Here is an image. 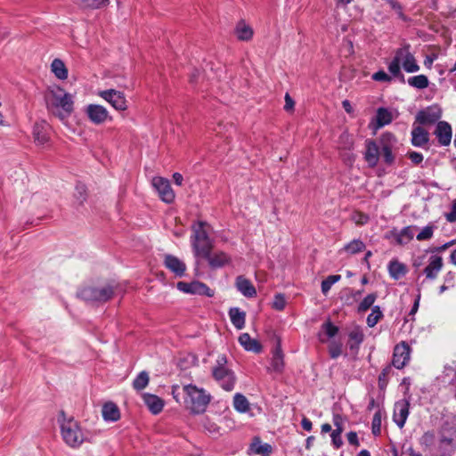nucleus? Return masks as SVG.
<instances>
[{
  "label": "nucleus",
  "mask_w": 456,
  "mask_h": 456,
  "mask_svg": "<svg viewBox=\"0 0 456 456\" xmlns=\"http://www.w3.org/2000/svg\"><path fill=\"white\" fill-rule=\"evenodd\" d=\"M443 265V258L440 256L432 255L428 259V265L423 270V273L427 279L434 280L437 277Z\"/></svg>",
  "instance_id": "nucleus-15"
},
{
  "label": "nucleus",
  "mask_w": 456,
  "mask_h": 456,
  "mask_svg": "<svg viewBox=\"0 0 456 456\" xmlns=\"http://www.w3.org/2000/svg\"><path fill=\"white\" fill-rule=\"evenodd\" d=\"M381 422H382V415L379 411H377L372 419L371 429L374 436H379L381 432Z\"/></svg>",
  "instance_id": "nucleus-49"
},
{
  "label": "nucleus",
  "mask_w": 456,
  "mask_h": 456,
  "mask_svg": "<svg viewBox=\"0 0 456 456\" xmlns=\"http://www.w3.org/2000/svg\"><path fill=\"white\" fill-rule=\"evenodd\" d=\"M380 150L378 142L374 140L365 141L364 159L370 167H375L379 160Z\"/></svg>",
  "instance_id": "nucleus-13"
},
{
  "label": "nucleus",
  "mask_w": 456,
  "mask_h": 456,
  "mask_svg": "<svg viewBox=\"0 0 456 456\" xmlns=\"http://www.w3.org/2000/svg\"><path fill=\"white\" fill-rule=\"evenodd\" d=\"M233 407L240 413H245L249 411V402L245 395L237 393L233 396Z\"/></svg>",
  "instance_id": "nucleus-35"
},
{
  "label": "nucleus",
  "mask_w": 456,
  "mask_h": 456,
  "mask_svg": "<svg viewBox=\"0 0 456 456\" xmlns=\"http://www.w3.org/2000/svg\"><path fill=\"white\" fill-rule=\"evenodd\" d=\"M294 105H295V102H294V100L290 97V95L287 93L285 94V105H284V110L286 111H290L294 109Z\"/></svg>",
  "instance_id": "nucleus-61"
},
{
  "label": "nucleus",
  "mask_w": 456,
  "mask_h": 456,
  "mask_svg": "<svg viewBox=\"0 0 456 456\" xmlns=\"http://www.w3.org/2000/svg\"><path fill=\"white\" fill-rule=\"evenodd\" d=\"M388 71L393 77L399 78L401 83H405L404 75L401 71L400 63L397 60L391 61V62L388 64Z\"/></svg>",
  "instance_id": "nucleus-44"
},
{
  "label": "nucleus",
  "mask_w": 456,
  "mask_h": 456,
  "mask_svg": "<svg viewBox=\"0 0 456 456\" xmlns=\"http://www.w3.org/2000/svg\"><path fill=\"white\" fill-rule=\"evenodd\" d=\"M149 374L147 371H141L133 381V387L137 390H142L149 384Z\"/></svg>",
  "instance_id": "nucleus-40"
},
{
  "label": "nucleus",
  "mask_w": 456,
  "mask_h": 456,
  "mask_svg": "<svg viewBox=\"0 0 456 456\" xmlns=\"http://www.w3.org/2000/svg\"><path fill=\"white\" fill-rule=\"evenodd\" d=\"M99 95L117 110H125L127 108L126 97L120 91L114 89L104 90L101 91Z\"/></svg>",
  "instance_id": "nucleus-9"
},
{
  "label": "nucleus",
  "mask_w": 456,
  "mask_h": 456,
  "mask_svg": "<svg viewBox=\"0 0 456 456\" xmlns=\"http://www.w3.org/2000/svg\"><path fill=\"white\" fill-rule=\"evenodd\" d=\"M394 456H398L397 451H393ZM401 456H422L421 453L415 452L411 445L403 444L402 447Z\"/></svg>",
  "instance_id": "nucleus-54"
},
{
  "label": "nucleus",
  "mask_w": 456,
  "mask_h": 456,
  "mask_svg": "<svg viewBox=\"0 0 456 456\" xmlns=\"http://www.w3.org/2000/svg\"><path fill=\"white\" fill-rule=\"evenodd\" d=\"M301 427L305 431H311L313 427L312 421L309 419L304 417L301 420Z\"/></svg>",
  "instance_id": "nucleus-63"
},
{
  "label": "nucleus",
  "mask_w": 456,
  "mask_h": 456,
  "mask_svg": "<svg viewBox=\"0 0 456 456\" xmlns=\"http://www.w3.org/2000/svg\"><path fill=\"white\" fill-rule=\"evenodd\" d=\"M284 354L282 353L280 343L277 344L273 351V357L271 361V368L273 371L281 373L284 368Z\"/></svg>",
  "instance_id": "nucleus-27"
},
{
  "label": "nucleus",
  "mask_w": 456,
  "mask_h": 456,
  "mask_svg": "<svg viewBox=\"0 0 456 456\" xmlns=\"http://www.w3.org/2000/svg\"><path fill=\"white\" fill-rule=\"evenodd\" d=\"M239 342L247 351L256 354H259L262 351L261 344L256 339L252 338L248 333L240 334L239 337Z\"/></svg>",
  "instance_id": "nucleus-24"
},
{
  "label": "nucleus",
  "mask_w": 456,
  "mask_h": 456,
  "mask_svg": "<svg viewBox=\"0 0 456 456\" xmlns=\"http://www.w3.org/2000/svg\"><path fill=\"white\" fill-rule=\"evenodd\" d=\"M372 79L379 82H390L391 77L384 70H379L372 75Z\"/></svg>",
  "instance_id": "nucleus-59"
},
{
  "label": "nucleus",
  "mask_w": 456,
  "mask_h": 456,
  "mask_svg": "<svg viewBox=\"0 0 456 456\" xmlns=\"http://www.w3.org/2000/svg\"><path fill=\"white\" fill-rule=\"evenodd\" d=\"M85 113L91 123L102 125L108 119H111L107 109L100 104H88L85 108Z\"/></svg>",
  "instance_id": "nucleus-8"
},
{
  "label": "nucleus",
  "mask_w": 456,
  "mask_h": 456,
  "mask_svg": "<svg viewBox=\"0 0 456 456\" xmlns=\"http://www.w3.org/2000/svg\"><path fill=\"white\" fill-rule=\"evenodd\" d=\"M340 279L341 276L339 274L329 275L325 280L322 281V292L324 295H327L332 285L340 281Z\"/></svg>",
  "instance_id": "nucleus-45"
},
{
  "label": "nucleus",
  "mask_w": 456,
  "mask_h": 456,
  "mask_svg": "<svg viewBox=\"0 0 456 456\" xmlns=\"http://www.w3.org/2000/svg\"><path fill=\"white\" fill-rule=\"evenodd\" d=\"M409 159L411 160V162L415 165H419L423 161V155L420 152L417 151H410L408 153Z\"/></svg>",
  "instance_id": "nucleus-60"
},
{
  "label": "nucleus",
  "mask_w": 456,
  "mask_h": 456,
  "mask_svg": "<svg viewBox=\"0 0 456 456\" xmlns=\"http://www.w3.org/2000/svg\"><path fill=\"white\" fill-rule=\"evenodd\" d=\"M383 317V313L378 305L373 306L371 313L367 316V325L370 328L374 327Z\"/></svg>",
  "instance_id": "nucleus-43"
},
{
  "label": "nucleus",
  "mask_w": 456,
  "mask_h": 456,
  "mask_svg": "<svg viewBox=\"0 0 456 456\" xmlns=\"http://www.w3.org/2000/svg\"><path fill=\"white\" fill-rule=\"evenodd\" d=\"M411 144L415 147H425L429 142V134L422 126H414L411 130Z\"/></svg>",
  "instance_id": "nucleus-19"
},
{
  "label": "nucleus",
  "mask_w": 456,
  "mask_h": 456,
  "mask_svg": "<svg viewBox=\"0 0 456 456\" xmlns=\"http://www.w3.org/2000/svg\"><path fill=\"white\" fill-rule=\"evenodd\" d=\"M348 346L352 351H358L360 345L363 342L364 334L360 327L354 328L348 334Z\"/></svg>",
  "instance_id": "nucleus-29"
},
{
  "label": "nucleus",
  "mask_w": 456,
  "mask_h": 456,
  "mask_svg": "<svg viewBox=\"0 0 456 456\" xmlns=\"http://www.w3.org/2000/svg\"><path fill=\"white\" fill-rule=\"evenodd\" d=\"M50 126L45 121H40L35 124L33 127V136L37 145H45L49 141Z\"/></svg>",
  "instance_id": "nucleus-17"
},
{
  "label": "nucleus",
  "mask_w": 456,
  "mask_h": 456,
  "mask_svg": "<svg viewBox=\"0 0 456 456\" xmlns=\"http://www.w3.org/2000/svg\"><path fill=\"white\" fill-rule=\"evenodd\" d=\"M393 120L392 112L387 108L380 107L378 109L376 113V123L377 128H381L387 125H389Z\"/></svg>",
  "instance_id": "nucleus-32"
},
{
  "label": "nucleus",
  "mask_w": 456,
  "mask_h": 456,
  "mask_svg": "<svg viewBox=\"0 0 456 456\" xmlns=\"http://www.w3.org/2000/svg\"><path fill=\"white\" fill-rule=\"evenodd\" d=\"M229 316L232 325L238 329L241 330L245 326V319L246 314L245 312L240 310L238 307L231 308L229 311Z\"/></svg>",
  "instance_id": "nucleus-30"
},
{
  "label": "nucleus",
  "mask_w": 456,
  "mask_h": 456,
  "mask_svg": "<svg viewBox=\"0 0 456 456\" xmlns=\"http://www.w3.org/2000/svg\"><path fill=\"white\" fill-rule=\"evenodd\" d=\"M402 65L403 69L408 73H413L419 70V66L411 53L403 60Z\"/></svg>",
  "instance_id": "nucleus-42"
},
{
  "label": "nucleus",
  "mask_w": 456,
  "mask_h": 456,
  "mask_svg": "<svg viewBox=\"0 0 456 456\" xmlns=\"http://www.w3.org/2000/svg\"><path fill=\"white\" fill-rule=\"evenodd\" d=\"M250 449L254 453L261 456H270L273 451L271 444L267 443L262 444L258 437L254 438Z\"/></svg>",
  "instance_id": "nucleus-31"
},
{
  "label": "nucleus",
  "mask_w": 456,
  "mask_h": 456,
  "mask_svg": "<svg viewBox=\"0 0 456 456\" xmlns=\"http://www.w3.org/2000/svg\"><path fill=\"white\" fill-rule=\"evenodd\" d=\"M183 391L187 396L185 403L194 414L203 413L210 403L211 396L203 388L195 385H186Z\"/></svg>",
  "instance_id": "nucleus-4"
},
{
  "label": "nucleus",
  "mask_w": 456,
  "mask_h": 456,
  "mask_svg": "<svg viewBox=\"0 0 456 456\" xmlns=\"http://www.w3.org/2000/svg\"><path fill=\"white\" fill-rule=\"evenodd\" d=\"M51 70L59 79L64 80L68 77V69L64 62L60 59H54L53 61Z\"/></svg>",
  "instance_id": "nucleus-33"
},
{
  "label": "nucleus",
  "mask_w": 456,
  "mask_h": 456,
  "mask_svg": "<svg viewBox=\"0 0 456 456\" xmlns=\"http://www.w3.org/2000/svg\"><path fill=\"white\" fill-rule=\"evenodd\" d=\"M77 4L84 8H92L97 9L100 8L106 4H108L109 0H75Z\"/></svg>",
  "instance_id": "nucleus-47"
},
{
  "label": "nucleus",
  "mask_w": 456,
  "mask_h": 456,
  "mask_svg": "<svg viewBox=\"0 0 456 456\" xmlns=\"http://www.w3.org/2000/svg\"><path fill=\"white\" fill-rule=\"evenodd\" d=\"M376 299H377V294H375V293L368 294L359 304L358 312L359 313L366 312L369 308H370L372 306V305L374 304Z\"/></svg>",
  "instance_id": "nucleus-46"
},
{
  "label": "nucleus",
  "mask_w": 456,
  "mask_h": 456,
  "mask_svg": "<svg viewBox=\"0 0 456 456\" xmlns=\"http://www.w3.org/2000/svg\"><path fill=\"white\" fill-rule=\"evenodd\" d=\"M378 145L379 146V150L383 148H396L397 139L396 137L389 132L383 133L378 141Z\"/></svg>",
  "instance_id": "nucleus-36"
},
{
  "label": "nucleus",
  "mask_w": 456,
  "mask_h": 456,
  "mask_svg": "<svg viewBox=\"0 0 456 456\" xmlns=\"http://www.w3.org/2000/svg\"><path fill=\"white\" fill-rule=\"evenodd\" d=\"M114 295V288L110 285L103 287H85L77 292L78 297L92 304H102Z\"/></svg>",
  "instance_id": "nucleus-6"
},
{
  "label": "nucleus",
  "mask_w": 456,
  "mask_h": 456,
  "mask_svg": "<svg viewBox=\"0 0 456 456\" xmlns=\"http://www.w3.org/2000/svg\"><path fill=\"white\" fill-rule=\"evenodd\" d=\"M445 219L449 223L456 222V200H453L450 210L444 214Z\"/></svg>",
  "instance_id": "nucleus-57"
},
{
  "label": "nucleus",
  "mask_w": 456,
  "mask_h": 456,
  "mask_svg": "<svg viewBox=\"0 0 456 456\" xmlns=\"http://www.w3.org/2000/svg\"><path fill=\"white\" fill-rule=\"evenodd\" d=\"M201 257L207 259L209 266L213 269L221 268L231 262V257L223 251L213 254L211 251H208V255H203Z\"/></svg>",
  "instance_id": "nucleus-16"
},
{
  "label": "nucleus",
  "mask_w": 456,
  "mask_h": 456,
  "mask_svg": "<svg viewBox=\"0 0 456 456\" xmlns=\"http://www.w3.org/2000/svg\"><path fill=\"white\" fill-rule=\"evenodd\" d=\"M441 117L439 110L428 108L418 112L416 121L420 125H431L436 123Z\"/></svg>",
  "instance_id": "nucleus-21"
},
{
  "label": "nucleus",
  "mask_w": 456,
  "mask_h": 456,
  "mask_svg": "<svg viewBox=\"0 0 456 456\" xmlns=\"http://www.w3.org/2000/svg\"><path fill=\"white\" fill-rule=\"evenodd\" d=\"M59 421L61 423V433L63 441L69 447H79L84 443L86 437L78 422L73 418L66 419L63 411L61 413Z\"/></svg>",
  "instance_id": "nucleus-3"
},
{
  "label": "nucleus",
  "mask_w": 456,
  "mask_h": 456,
  "mask_svg": "<svg viewBox=\"0 0 456 456\" xmlns=\"http://www.w3.org/2000/svg\"><path fill=\"white\" fill-rule=\"evenodd\" d=\"M165 266L175 274L177 277H183L185 274L186 265L178 257L173 255H167L164 260Z\"/></svg>",
  "instance_id": "nucleus-18"
},
{
  "label": "nucleus",
  "mask_w": 456,
  "mask_h": 456,
  "mask_svg": "<svg viewBox=\"0 0 456 456\" xmlns=\"http://www.w3.org/2000/svg\"><path fill=\"white\" fill-rule=\"evenodd\" d=\"M236 289L246 297H254L256 295V290L251 281L242 275L236 278Z\"/></svg>",
  "instance_id": "nucleus-20"
},
{
  "label": "nucleus",
  "mask_w": 456,
  "mask_h": 456,
  "mask_svg": "<svg viewBox=\"0 0 456 456\" xmlns=\"http://www.w3.org/2000/svg\"><path fill=\"white\" fill-rule=\"evenodd\" d=\"M286 305V299L284 295L282 294H277L274 296V299L273 302V307L275 310L281 311L285 308Z\"/></svg>",
  "instance_id": "nucleus-56"
},
{
  "label": "nucleus",
  "mask_w": 456,
  "mask_h": 456,
  "mask_svg": "<svg viewBox=\"0 0 456 456\" xmlns=\"http://www.w3.org/2000/svg\"><path fill=\"white\" fill-rule=\"evenodd\" d=\"M142 398L144 403L147 405L152 414L156 415L162 411L164 407V401L160 397L152 394L146 393L142 395Z\"/></svg>",
  "instance_id": "nucleus-23"
},
{
  "label": "nucleus",
  "mask_w": 456,
  "mask_h": 456,
  "mask_svg": "<svg viewBox=\"0 0 456 456\" xmlns=\"http://www.w3.org/2000/svg\"><path fill=\"white\" fill-rule=\"evenodd\" d=\"M322 328L325 334L328 336V338L335 337L338 331V328L330 322L323 323Z\"/></svg>",
  "instance_id": "nucleus-55"
},
{
  "label": "nucleus",
  "mask_w": 456,
  "mask_h": 456,
  "mask_svg": "<svg viewBox=\"0 0 456 456\" xmlns=\"http://www.w3.org/2000/svg\"><path fill=\"white\" fill-rule=\"evenodd\" d=\"M411 348L405 342H401L394 348L392 363L396 369L403 368L410 360Z\"/></svg>",
  "instance_id": "nucleus-11"
},
{
  "label": "nucleus",
  "mask_w": 456,
  "mask_h": 456,
  "mask_svg": "<svg viewBox=\"0 0 456 456\" xmlns=\"http://www.w3.org/2000/svg\"><path fill=\"white\" fill-rule=\"evenodd\" d=\"M329 354L332 359L338 358L342 354V344L339 342L332 341L329 345Z\"/></svg>",
  "instance_id": "nucleus-53"
},
{
  "label": "nucleus",
  "mask_w": 456,
  "mask_h": 456,
  "mask_svg": "<svg viewBox=\"0 0 456 456\" xmlns=\"http://www.w3.org/2000/svg\"><path fill=\"white\" fill-rule=\"evenodd\" d=\"M438 142L442 146H448L452 141V127L446 121H439L434 132Z\"/></svg>",
  "instance_id": "nucleus-14"
},
{
  "label": "nucleus",
  "mask_w": 456,
  "mask_h": 456,
  "mask_svg": "<svg viewBox=\"0 0 456 456\" xmlns=\"http://www.w3.org/2000/svg\"><path fill=\"white\" fill-rule=\"evenodd\" d=\"M176 288L186 294L206 296L212 297L215 296V291L211 289L207 284L193 281L191 282L179 281L176 284Z\"/></svg>",
  "instance_id": "nucleus-7"
},
{
  "label": "nucleus",
  "mask_w": 456,
  "mask_h": 456,
  "mask_svg": "<svg viewBox=\"0 0 456 456\" xmlns=\"http://www.w3.org/2000/svg\"><path fill=\"white\" fill-rule=\"evenodd\" d=\"M333 422L336 428L330 434L331 443L334 448L338 449L343 444V440L341 438V434L343 432L341 417L339 415H335Z\"/></svg>",
  "instance_id": "nucleus-26"
},
{
  "label": "nucleus",
  "mask_w": 456,
  "mask_h": 456,
  "mask_svg": "<svg viewBox=\"0 0 456 456\" xmlns=\"http://www.w3.org/2000/svg\"><path fill=\"white\" fill-rule=\"evenodd\" d=\"M364 248H365V244L363 243V241L359 239H356V240H353L349 243L346 244L344 246L343 250H345L348 254L354 255V254L362 251Z\"/></svg>",
  "instance_id": "nucleus-41"
},
{
  "label": "nucleus",
  "mask_w": 456,
  "mask_h": 456,
  "mask_svg": "<svg viewBox=\"0 0 456 456\" xmlns=\"http://www.w3.org/2000/svg\"><path fill=\"white\" fill-rule=\"evenodd\" d=\"M152 185L157 190L160 199L167 202L171 203L175 200V193L171 188L169 181L163 177H154Z\"/></svg>",
  "instance_id": "nucleus-10"
},
{
  "label": "nucleus",
  "mask_w": 456,
  "mask_h": 456,
  "mask_svg": "<svg viewBox=\"0 0 456 456\" xmlns=\"http://www.w3.org/2000/svg\"><path fill=\"white\" fill-rule=\"evenodd\" d=\"M346 436H347V441L350 444L354 445V446L359 445L358 436L355 432L350 431Z\"/></svg>",
  "instance_id": "nucleus-62"
},
{
  "label": "nucleus",
  "mask_w": 456,
  "mask_h": 456,
  "mask_svg": "<svg viewBox=\"0 0 456 456\" xmlns=\"http://www.w3.org/2000/svg\"><path fill=\"white\" fill-rule=\"evenodd\" d=\"M235 33L240 40L248 41L253 36V29L245 22L240 21L236 27Z\"/></svg>",
  "instance_id": "nucleus-37"
},
{
  "label": "nucleus",
  "mask_w": 456,
  "mask_h": 456,
  "mask_svg": "<svg viewBox=\"0 0 456 456\" xmlns=\"http://www.w3.org/2000/svg\"><path fill=\"white\" fill-rule=\"evenodd\" d=\"M102 413L106 421H117L120 418L118 407L111 402L103 404Z\"/></svg>",
  "instance_id": "nucleus-28"
},
{
  "label": "nucleus",
  "mask_w": 456,
  "mask_h": 456,
  "mask_svg": "<svg viewBox=\"0 0 456 456\" xmlns=\"http://www.w3.org/2000/svg\"><path fill=\"white\" fill-rule=\"evenodd\" d=\"M453 281H454V273L452 272H448L444 275V283H447L449 286H453Z\"/></svg>",
  "instance_id": "nucleus-64"
},
{
  "label": "nucleus",
  "mask_w": 456,
  "mask_h": 456,
  "mask_svg": "<svg viewBox=\"0 0 456 456\" xmlns=\"http://www.w3.org/2000/svg\"><path fill=\"white\" fill-rule=\"evenodd\" d=\"M74 196L77 199V202L79 204H82L86 200V185L83 184V183H77L76 185Z\"/></svg>",
  "instance_id": "nucleus-51"
},
{
  "label": "nucleus",
  "mask_w": 456,
  "mask_h": 456,
  "mask_svg": "<svg viewBox=\"0 0 456 456\" xmlns=\"http://www.w3.org/2000/svg\"><path fill=\"white\" fill-rule=\"evenodd\" d=\"M407 83L410 86L416 89H425L428 86L429 81L426 75H417L410 77L407 79Z\"/></svg>",
  "instance_id": "nucleus-38"
},
{
  "label": "nucleus",
  "mask_w": 456,
  "mask_h": 456,
  "mask_svg": "<svg viewBox=\"0 0 456 456\" xmlns=\"http://www.w3.org/2000/svg\"><path fill=\"white\" fill-rule=\"evenodd\" d=\"M417 230L418 227L416 225H409L403 227L399 232H393V236L398 245H405L414 238Z\"/></svg>",
  "instance_id": "nucleus-22"
},
{
  "label": "nucleus",
  "mask_w": 456,
  "mask_h": 456,
  "mask_svg": "<svg viewBox=\"0 0 456 456\" xmlns=\"http://www.w3.org/2000/svg\"><path fill=\"white\" fill-rule=\"evenodd\" d=\"M387 270L390 277L395 281L403 277L407 273L406 265L397 259H393L389 262Z\"/></svg>",
  "instance_id": "nucleus-25"
},
{
  "label": "nucleus",
  "mask_w": 456,
  "mask_h": 456,
  "mask_svg": "<svg viewBox=\"0 0 456 456\" xmlns=\"http://www.w3.org/2000/svg\"><path fill=\"white\" fill-rule=\"evenodd\" d=\"M436 228L437 226L434 223H429L428 225L423 227L418 234H416L417 240L424 241L432 239Z\"/></svg>",
  "instance_id": "nucleus-39"
},
{
  "label": "nucleus",
  "mask_w": 456,
  "mask_h": 456,
  "mask_svg": "<svg viewBox=\"0 0 456 456\" xmlns=\"http://www.w3.org/2000/svg\"><path fill=\"white\" fill-rule=\"evenodd\" d=\"M410 413V402L406 399L399 400L395 403L393 419L403 428Z\"/></svg>",
  "instance_id": "nucleus-12"
},
{
  "label": "nucleus",
  "mask_w": 456,
  "mask_h": 456,
  "mask_svg": "<svg viewBox=\"0 0 456 456\" xmlns=\"http://www.w3.org/2000/svg\"><path fill=\"white\" fill-rule=\"evenodd\" d=\"M207 226L208 224L203 221H198L191 226V243L196 257H201L208 255V251H212L213 241L208 236Z\"/></svg>",
  "instance_id": "nucleus-2"
},
{
  "label": "nucleus",
  "mask_w": 456,
  "mask_h": 456,
  "mask_svg": "<svg viewBox=\"0 0 456 456\" xmlns=\"http://www.w3.org/2000/svg\"><path fill=\"white\" fill-rule=\"evenodd\" d=\"M411 52H410V45H403V47L401 48H398L396 51H395V56L393 58V60H397L399 63L403 62V60L408 56L410 55Z\"/></svg>",
  "instance_id": "nucleus-52"
},
{
  "label": "nucleus",
  "mask_w": 456,
  "mask_h": 456,
  "mask_svg": "<svg viewBox=\"0 0 456 456\" xmlns=\"http://www.w3.org/2000/svg\"><path fill=\"white\" fill-rule=\"evenodd\" d=\"M45 100L47 110L62 121L73 112L72 95L60 86L49 88L45 93Z\"/></svg>",
  "instance_id": "nucleus-1"
},
{
  "label": "nucleus",
  "mask_w": 456,
  "mask_h": 456,
  "mask_svg": "<svg viewBox=\"0 0 456 456\" xmlns=\"http://www.w3.org/2000/svg\"><path fill=\"white\" fill-rule=\"evenodd\" d=\"M339 143L343 145L344 149L350 150L353 147V139L347 133H343L339 137Z\"/></svg>",
  "instance_id": "nucleus-58"
},
{
  "label": "nucleus",
  "mask_w": 456,
  "mask_h": 456,
  "mask_svg": "<svg viewBox=\"0 0 456 456\" xmlns=\"http://www.w3.org/2000/svg\"><path fill=\"white\" fill-rule=\"evenodd\" d=\"M201 423L204 429L210 434H217L219 432V427L217 424L212 421L208 417H204Z\"/></svg>",
  "instance_id": "nucleus-50"
},
{
  "label": "nucleus",
  "mask_w": 456,
  "mask_h": 456,
  "mask_svg": "<svg viewBox=\"0 0 456 456\" xmlns=\"http://www.w3.org/2000/svg\"><path fill=\"white\" fill-rule=\"evenodd\" d=\"M395 149V148L386 147L380 150V155L382 157L383 162L387 166H391L395 163V157L393 153Z\"/></svg>",
  "instance_id": "nucleus-48"
},
{
  "label": "nucleus",
  "mask_w": 456,
  "mask_h": 456,
  "mask_svg": "<svg viewBox=\"0 0 456 456\" xmlns=\"http://www.w3.org/2000/svg\"><path fill=\"white\" fill-rule=\"evenodd\" d=\"M226 356L219 355L216 366L212 369V375L224 390L232 391L235 387L236 376L233 370L226 367Z\"/></svg>",
  "instance_id": "nucleus-5"
},
{
  "label": "nucleus",
  "mask_w": 456,
  "mask_h": 456,
  "mask_svg": "<svg viewBox=\"0 0 456 456\" xmlns=\"http://www.w3.org/2000/svg\"><path fill=\"white\" fill-rule=\"evenodd\" d=\"M440 443L444 445L456 444V428H443L440 433Z\"/></svg>",
  "instance_id": "nucleus-34"
}]
</instances>
